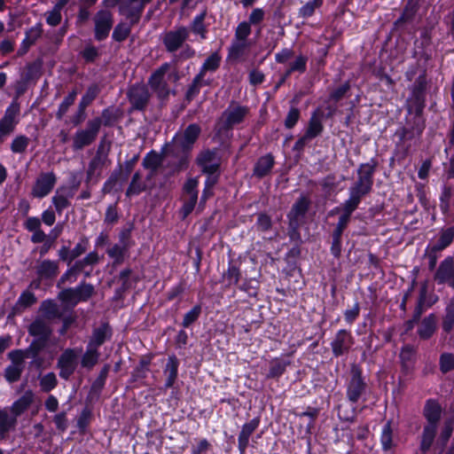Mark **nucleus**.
Returning a JSON list of instances; mask_svg holds the SVG:
<instances>
[{
  "instance_id": "f257e3e1",
  "label": "nucleus",
  "mask_w": 454,
  "mask_h": 454,
  "mask_svg": "<svg viewBox=\"0 0 454 454\" xmlns=\"http://www.w3.org/2000/svg\"><path fill=\"white\" fill-rule=\"evenodd\" d=\"M376 165V162H367L360 165L357 170V180L350 186L348 199L345 200L346 202L358 207L362 198L368 194L372 188Z\"/></svg>"
},
{
  "instance_id": "f03ea898",
  "label": "nucleus",
  "mask_w": 454,
  "mask_h": 454,
  "mask_svg": "<svg viewBox=\"0 0 454 454\" xmlns=\"http://www.w3.org/2000/svg\"><path fill=\"white\" fill-rule=\"evenodd\" d=\"M179 80L177 69L170 63H164L150 76L148 83L157 96L164 99L170 93L169 82Z\"/></svg>"
},
{
  "instance_id": "7ed1b4c3",
  "label": "nucleus",
  "mask_w": 454,
  "mask_h": 454,
  "mask_svg": "<svg viewBox=\"0 0 454 454\" xmlns=\"http://www.w3.org/2000/svg\"><path fill=\"white\" fill-rule=\"evenodd\" d=\"M30 335L35 337L29 346V349H34V356H36L43 348L51 335L52 329L50 324L43 317H37L28 327Z\"/></svg>"
},
{
  "instance_id": "20e7f679",
  "label": "nucleus",
  "mask_w": 454,
  "mask_h": 454,
  "mask_svg": "<svg viewBox=\"0 0 454 454\" xmlns=\"http://www.w3.org/2000/svg\"><path fill=\"white\" fill-rule=\"evenodd\" d=\"M101 128L98 117L90 120L85 129H78L73 137V149L79 151L90 145L97 138Z\"/></svg>"
},
{
  "instance_id": "39448f33",
  "label": "nucleus",
  "mask_w": 454,
  "mask_h": 454,
  "mask_svg": "<svg viewBox=\"0 0 454 454\" xmlns=\"http://www.w3.org/2000/svg\"><path fill=\"white\" fill-rule=\"evenodd\" d=\"M200 128L192 123L181 133H177L172 140V151L175 154L179 152H190L200 134Z\"/></svg>"
},
{
  "instance_id": "423d86ee",
  "label": "nucleus",
  "mask_w": 454,
  "mask_h": 454,
  "mask_svg": "<svg viewBox=\"0 0 454 454\" xmlns=\"http://www.w3.org/2000/svg\"><path fill=\"white\" fill-rule=\"evenodd\" d=\"M248 108L238 104H231L222 114L217 125L219 130H227L241 123L248 114Z\"/></svg>"
},
{
  "instance_id": "0eeeda50",
  "label": "nucleus",
  "mask_w": 454,
  "mask_h": 454,
  "mask_svg": "<svg viewBox=\"0 0 454 454\" xmlns=\"http://www.w3.org/2000/svg\"><path fill=\"white\" fill-rule=\"evenodd\" d=\"M309 206V200L306 197H301L293 205L290 212L287 215L289 221V236L294 239L298 236V228L301 219L304 217Z\"/></svg>"
},
{
  "instance_id": "6e6552de",
  "label": "nucleus",
  "mask_w": 454,
  "mask_h": 454,
  "mask_svg": "<svg viewBox=\"0 0 454 454\" xmlns=\"http://www.w3.org/2000/svg\"><path fill=\"white\" fill-rule=\"evenodd\" d=\"M81 352L82 348H67L63 351L57 364L61 378L67 380L74 372Z\"/></svg>"
},
{
  "instance_id": "1a4fd4ad",
  "label": "nucleus",
  "mask_w": 454,
  "mask_h": 454,
  "mask_svg": "<svg viewBox=\"0 0 454 454\" xmlns=\"http://www.w3.org/2000/svg\"><path fill=\"white\" fill-rule=\"evenodd\" d=\"M366 383L362 378V372L358 366L351 368V377L347 384V398L351 403H356L365 392Z\"/></svg>"
},
{
  "instance_id": "9d476101",
  "label": "nucleus",
  "mask_w": 454,
  "mask_h": 454,
  "mask_svg": "<svg viewBox=\"0 0 454 454\" xmlns=\"http://www.w3.org/2000/svg\"><path fill=\"white\" fill-rule=\"evenodd\" d=\"M19 113L20 109L15 104H12L6 108L4 114L0 119V144L15 130L19 123Z\"/></svg>"
},
{
  "instance_id": "9b49d317",
  "label": "nucleus",
  "mask_w": 454,
  "mask_h": 454,
  "mask_svg": "<svg viewBox=\"0 0 454 454\" xmlns=\"http://www.w3.org/2000/svg\"><path fill=\"white\" fill-rule=\"evenodd\" d=\"M94 33L97 41L105 40L114 25L113 14L108 10H99L93 17Z\"/></svg>"
},
{
  "instance_id": "f8f14e48",
  "label": "nucleus",
  "mask_w": 454,
  "mask_h": 454,
  "mask_svg": "<svg viewBox=\"0 0 454 454\" xmlns=\"http://www.w3.org/2000/svg\"><path fill=\"white\" fill-rule=\"evenodd\" d=\"M197 164L207 175L216 174L221 165V157L216 149L204 150L197 157Z\"/></svg>"
},
{
  "instance_id": "ddd939ff",
  "label": "nucleus",
  "mask_w": 454,
  "mask_h": 454,
  "mask_svg": "<svg viewBox=\"0 0 454 454\" xmlns=\"http://www.w3.org/2000/svg\"><path fill=\"white\" fill-rule=\"evenodd\" d=\"M56 183L57 176L53 172L41 173L32 187L31 195L37 199L44 198L51 193Z\"/></svg>"
},
{
  "instance_id": "4468645a",
  "label": "nucleus",
  "mask_w": 454,
  "mask_h": 454,
  "mask_svg": "<svg viewBox=\"0 0 454 454\" xmlns=\"http://www.w3.org/2000/svg\"><path fill=\"white\" fill-rule=\"evenodd\" d=\"M189 35L190 31L185 27H178L174 30L167 32L162 39L166 50L169 52L176 51L187 40Z\"/></svg>"
},
{
  "instance_id": "2eb2a0df",
  "label": "nucleus",
  "mask_w": 454,
  "mask_h": 454,
  "mask_svg": "<svg viewBox=\"0 0 454 454\" xmlns=\"http://www.w3.org/2000/svg\"><path fill=\"white\" fill-rule=\"evenodd\" d=\"M152 0H125L120 5V13L124 15L131 24H136L148 3Z\"/></svg>"
},
{
  "instance_id": "dca6fc26",
  "label": "nucleus",
  "mask_w": 454,
  "mask_h": 454,
  "mask_svg": "<svg viewBox=\"0 0 454 454\" xmlns=\"http://www.w3.org/2000/svg\"><path fill=\"white\" fill-rule=\"evenodd\" d=\"M150 93L144 84H135L128 91V98L132 108L135 110H144L149 102Z\"/></svg>"
},
{
  "instance_id": "f3484780",
  "label": "nucleus",
  "mask_w": 454,
  "mask_h": 454,
  "mask_svg": "<svg viewBox=\"0 0 454 454\" xmlns=\"http://www.w3.org/2000/svg\"><path fill=\"white\" fill-rule=\"evenodd\" d=\"M424 89V81L419 77L414 84L411 98L407 100V108L409 113H414L417 115L422 113L425 106Z\"/></svg>"
},
{
  "instance_id": "a211bd4d",
  "label": "nucleus",
  "mask_w": 454,
  "mask_h": 454,
  "mask_svg": "<svg viewBox=\"0 0 454 454\" xmlns=\"http://www.w3.org/2000/svg\"><path fill=\"white\" fill-rule=\"evenodd\" d=\"M353 342V337L349 332L340 330L331 344L333 355L340 356L348 352Z\"/></svg>"
},
{
  "instance_id": "6ab92c4d",
  "label": "nucleus",
  "mask_w": 454,
  "mask_h": 454,
  "mask_svg": "<svg viewBox=\"0 0 454 454\" xmlns=\"http://www.w3.org/2000/svg\"><path fill=\"white\" fill-rule=\"evenodd\" d=\"M35 272L40 281L51 280L59 274V262L49 259L38 262Z\"/></svg>"
},
{
  "instance_id": "aec40b11",
  "label": "nucleus",
  "mask_w": 454,
  "mask_h": 454,
  "mask_svg": "<svg viewBox=\"0 0 454 454\" xmlns=\"http://www.w3.org/2000/svg\"><path fill=\"white\" fill-rule=\"evenodd\" d=\"M259 423L260 419L258 418H255L243 425L238 438L239 450H240V452H244L247 448L249 443V438L251 434L259 427Z\"/></svg>"
},
{
  "instance_id": "412c9836",
  "label": "nucleus",
  "mask_w": 454,
  "mask_h": 454,
  "mask_svg": "<svg viewBox=\"0 0 454 454\" xmlns=\"http://www.w3.org/2000/svg\"><path fill=\"white\" fill-rule=\"evenodd\" d=\"M74 192L66 187L59 188L55 195L51 198L52 204L56 211L60 215L63 210L70 206V200L73 198Z\"/></svg>"
},
{
  "instance_id": "4be33fe9",
  "label": "nucleus",
  "mask_w": 454,
  "mask_h": 454,
  "mask_svg": "<svg viewBox=\"0 0 454 454\" xmlns=\"http://www.w3.org/2000/svg\"><path fill=\"white\" fill-rule=\"evenodd\" d=\"M98 259L99 258L97 252L93 251L89 253L83 259L78 260L74 262L73 267L61 277V281L65 282V280L73 273L80 272L83 270L87 266L98 263Z\"/></svg>"
},
{
  "instance_id": "5701e85b",
  "label": "nucleus",
  "mask_w": 454,
  "mask_h": 454,
  "mask_svg": "<svg viewBox=\"0 0 454 454\" xmlns=\"http://www.w3.org/2000/svg\"><path fill=\"white\" fill-rule=\"evenodd\" d=\"M34 401V394L31 390L26 391L17 401L9 408V411L15 416V419L21 415Z\"/></svg>"
},
{
  "instance_id": "b1692460",
  "label": "nucleus",
  "mask_w": 454,
  "mask_h": 454,
  "mask_svg": "<svg viewBox=\"0 0 454 454\" xmlns=\"http://www.w3.org/2000/svg\"><path fill=\"white\" fill-rule=\"evenodd\" d=\"M441 413L442 408L435 400L430 399L427 401L424 407V416L427 420V425L434 424V426H437Z\"/></svg>"
},
{
  "instance_id": "393cba45",
  "label": "nucleus",
  "mask_w": 454,
  "mask_h": 454,
  "mask_svg": "<svg viewBox=\"0 0 454 454\" xmlns=\"http://www.w3.org/2000/svg\"><path fill=\"white\" fill-rule=\"evenodd\" d=\"M110 337L111 330L108 325L103 324L93 330L88 345L98 349V348Z\"/></svg>"
},
{
  "instance_id": "a878e982",
  "label": "nucleus",
  "mask_w": 454,
  "mask_h": 454,
  "mask_svg": "<svg viewBox=\"0 0 454 454\" xmlns=\"http://www.w3.org/2000/svg\"><path fill=\"white\" fill-rule=\"evenodd\" d=\"M17 419L7 408L0 409V435H4L16 427Z\"/></svg>"
},
{
  "instance_id": "bb28decb",
  "label": "nucleus",
  "mask_w": 454,
  "mask_h": 454,
  "mask_svg": "<svg viewBox=\"0 0 454 454\" xmlns=\"http://www.w3.org/2000/svg\"><path fill=\"white\" fill-rule=\"evenodd\" d=\"M323 130V123L322 117L318 111H316L312 114L309 121L308 129L306 130V137H310L311 139L317 137L321 134Z\"/></svg>"
},
{
  "instance_id": "cd10ccee",
  "label": "nucleus",
  "mask_w": 454,
  "mask_h": 454,
  "mask_svg": "<svg viewBox=\"0 0 454 454\" xmlns=\"http://www.w3.org/2000/svg\"><path fill=\"white\" fill-rule=\"evenodd\" d=\"M178 365V360L175 356H171L168 358L166 368L164 370V372L167 375L165 383L166 387H171L174 385L177 377Z\"/></svg>"
},
{
  "instance_id": "c85d7f7f",
  "label": "nucleus",
  "mask_w": 454,
  "mask_h": 454,
  "mask_svg": "<svg viewBox=\"0 0 454 454\" xmlns=\"http://www.w3.org/2000/svg\"><path fill=\"white\" fill-rule=\"evenodd\" d=\"M289 364L290 362L284 358L276 357L272 359L270 362V370L267 374V378H279L286 372V369Z\"/></svg>"
},
{
  "instance_id": "c756f323",
  "label": "nucleus",
  "mask_w": 454,
  "mask_h": 454,
  "mask_svg": "<svg viewBox=\"0 0 454 454\" xmlns=\"http://www.w3.org/2000/svg\"><path fill=\"white\" fill-rule=\"evenodd\" d=\"M129 248L114 244L106 250L108 256L113 260L114 266L121 264L129 254Z\"/></svg>"
},
{
  "instance_id": "7c9ffc66",
  "label": "nucleus",
  "mask_w": 454,
  "mask_h": 454,
  "mask_svg": "<svg viewBox=\"0 0 454 454\" xmlns=\"http://www.w3.org/2000/svg\"><path fill=\"white\" fill-rule=\"evenodd\" d=\"M99 356L100 353L98 348L87 345L86 351L81 359V364L83 368L90 370L98 364Z\"/></svg>"
},
{
  "instance_id": "2f4dec72",
  "label": "nucleus",
  "mask_w": 454,
  "mask_h": 454,
  "mask_svg": "<svg viewBox=\"0 0 454 454\" xmlns=\"http://www.w3.org/2000/svg\"><path fill=\"white\" fill-rule=\"evenodd\" d=\"M40 311L44 319L48 320L59 318L62 316L58 304L52 301H44L40 307Z\"/></svg>"
},
{
  "instance_id": "473e14b6",
  "label": "nucleus",
  "mask_w": 454,
  "mask_h": 454,
  "mask_svg": "<svg viewBox=\"0 0 454 454\" xmlns=\"http://www.w3.org/2000/svg\"><path fill=\"white\" fill-rule=\"evenodd\" d=\"M273 165L274 160L271 155L261 157L254 166V174L258 177H262L270 173Z\"/></svg>"
},
{
  "instance_id": "72a5a7b5",
  "label": "nucleus",
  "mask_w": 454,
  "mask_h": 454,
  "mask_svg": "<svg viewBox=\"0 0 454 454\" xmlns=\"http://www.w3.org/2000/svg\"><path fill=\"white\" fill-rule=\"evenodd\" d=\"M145 190H146V184L142 180L140 173L136 172L133 175V176L131 178V182L126 191V196L127 197L137 196Z\"/></svg>"
},
{
  "instance_id": "f704fd0d",
  "label": "nucleus",
  "mask_w": 454,
  "mask_h": 454,
  "mask_svg": "<svg viewBox=\"0 0 454 454\" xmlns=\"http://www.w3.org/2000/svg\"><path fill=\"white\" fill-rule=\"evenodd\" d=\"M435 317L433 315H430L423 319L421 322L418 333L422 339H428L432 336L434 332L435 331Z\"/></svg>"
},
{
  "instance_id": "c9c22d12",
  "label": "nucleus",
  "mask_w": 454,
  "mask_h": 454,
  "mask_svg": "<svg viewBox=\"0 0 454 454\" xmlns=\"http://www.w3.org/2000/svg\"><path fill=\"white\" fill-rule=\"evenodd\" d=\"M36 301L35 294L30 291H24L16 301L13 310L15 313L21 312L32 306Z\"/></svg>"
},
{
  "instance_id": "e433bc0d",
  "label": "nucleus",
  "mask_w": 454,
  "mask_h": 454,
  "mask_svg": "<svg viewBox=\"0 0 454 454\" xmlns=\"http://www.w3.org/2000/svg\"><path fill=\"white\" fill-rule=\"evenodd\" d=\"M207 12L204 11L196 15L191 24V30L193 34L199 35L202 40L207 38V29L204 24Z\"/></svg>"
},
{
  "instance_id": "4c0bfd02",
  "label": "nucleus",
  "mask_w": 454,
  "mask_h": 454,
  "mask_svg": "<svg viewBox=\"0 0 454 454\" xmlns=\"http://www.w3.org/2000/svg\"><path fill=\"white\" fill-rule=\"evenodd\" d=\"M436 428L437 426H434V424L427 425L424 427L420 444V448L424 452L430 449L435 436Z\"/></svg>"
},
{
  "instance_id": "58836bf2",
  "label": "nucleus",
  "mask_w": 454,
  "mask_h": 454,
  "mask_svg": "<svg viewBox=\"0 0 454 454\" xmlns=\"http://www.w3.org/2000/svg\"><path fill=\"white\" fill-rule=\"evenodd\" d=\"M98 92L99 88L98 85L94 84L88 88L79 103V112L82 115L84 114L86 107L97 98Z\"/></svg>"
},
{
  "instance_id": "ea45409f",
  "label": "nucleus",
  "mask_w": 454,
  "mask_h": 454,
  "mask_svg": "<svg viewBox=\"0 0 454 454\" xmlns=\"http://www.w3.org/2000/svg\"><path fill=\"white\" fill-rule=\"evenodd\" d=\"M221 58L217 53L211 54L203 63L199 75L204 78L207 72H215L220 66Z\"/></svg>"
},
{
  "instance_id": "a19ab883",
  "label": "nucleus",
  "mask_w": 454,
  "mask_h": 454,
  "mask_svg": "<svg viewBox=\"0 0 454 454\" xmlns=\"http://www.w3.org/2000/svg\"><path fill=\"white\" fill-rule=\"evenodd\" d=\"M308 58L303 55H299L295 59L291 62L286 71V77L289 76L294 72L302 74L306 71Z\"/></svg>"
},
{
  "instance_id": "79ce46f5",
  "label": "nucleus",
  "mask_w": 454,
  "mask_h": 454,
  "mask_svg": "<svg viewBox=\"0 0 454 454\" xmlns=\"http://www.w3.org/2000/svg\"><path fill=\"white\" fill-rule=\"evenodd\" d=\"M357 208V207H355L351 205L348 202L344 201V203L341 205V209L343 211L342 215L340 216L337 226L340 230H344L348 222L351 214Z\"/></svg>"
},
{
  "instance_id": "37998d69",
  "label": "nucleus",
  "mask_w": 454,
  "mask_h": 454,
  "mask_svg": "<svg viewBox=\"0 0 454 454\" xmlns=\"http://www.w3.org/2000/svg\"><path fill=\"white\" fill-rule=\"evenodd\" d=\"M106 156L100 153L99 152L97 153L96 156L90 160L89 164V168L87 170L88 177H91L94 176L97 172L101 170L103 166L105 165L106 161Z\"/></svg>"
},
{
  "instance_id": "c03bdc74",
  "label": "nucleus",
  "mask_w": 454,
  "mask_h": 454,
  "mask_svg": "<svg viewBox=\"0 0 454 454\" xmlns=\"http://www.w3.org/2000/svg\"><path fill=\"white\" fill-rule=\"evenodd\" d=\"M29 145V138L24 135L15 137L11 143V150L13 153H23Z\"/></svg>"
},
{
  "instance_id": "a18cd8bd",
  "label": "nucleus",
  "mask_w": 454,
  "mask_h": 454,
  "mask_svg": "<svg viewBox=\"0 0 454 454\" xmlns=\"http://www.w3.org/2000/svg\"><path fill=\"white\" fill-rule=\"evenodd\" d=\"M76 95L77 92L75 90H73L63 99L56 113L57 119L61 120L64 117V115L67 113L69 107L74 104Z\"/></svg>"
},
{
  "instance_id": "49530a36",
  "label": "nucleus",
  "mask_w": 454,
  "mask_h": 454,
  "mask_svg": "<svg viewBox=\"0 0 454 454\" xmlns=\"http://www.w3.org/2000/svg\"><path fill=\"white\" fill-rule=\"evenodd\" d=\"M452 274V262L451 261L445 260L443 261L439 269L436 271L435 278L440 282H444L450 278Z\"/></svg>"
},
{
  "instance_id": "de8ad7c7",
  "label": "nucleus",
  "mask_w": 454,
  "mask_h": 454,
  "mask_svg": "<svg viewBox=\"0 0 454 454\" xmlns=\"http://www.w3.org/2000/svg\"><path fill=\"white\" fill-rule=\"evenodd\" d=\"M323 4V0H311L306 3L299 9V15L301 18L311 17L316 9L319 8Z\"/></svg>"
},
{
  "instance_id": "09e8293b",
  "label": "nucleus",
  "mask_w": 454,
  "mask_h": 454,
  "mask_svg": "<svg viewBox=\"0 0 454 454\" xmlns=\"http://www.w3.org/2000/svg\"><path fill=\"white\" fill-rule=\"evenodd\" d=\"M131 24H126V23H120L118 24L113 32V39L117 42H122L124 41L129 35L131 30Z\"/></svg>"
},
{
  "instance_id": "8fccbe9b",
  "label": "nucleus",
  "mask_w": 454,
  "mask_h": 454,
  "mask_svg": "<svg viewBox=\"0 0 454 454\" xmlns=\"http://www.w3.org/2000/svg\"><path fill=\"white\" fill-rule=\"evenodd\" d=\"M205 84H206V82H204V78L201 77V75L197 74L194 77L189 89L187 90V92H186L187 100L190 101V100L193 99L200 93V88Z\"/></svg>"
},
{
  "instance_id": "3c124183",
  "label": "nucleus",
  "mask_w": 454,
  "mask_h": 454,
  "mask_svg": "<svg viewBox=\"0 0 454 454\" xmlns=\"http://www.w3.org/2000/svg\"><path fill=\"white\" fill-rule=\"evenodd\" d=\"M454 238V227H450L442 231L437 244L434 247L436 250H442L447 247L453 240Z\"/></svg>"
},
{
  "instance_id": "603ef678",
  "label": "nucleus",
  "mask_w": 454,
  "mask_h": 454,
  "mask_svg": "<svg viewBox=\"0 0 454 454\" xmlns=\"http://www.w3.org/2000/svg\"><path fill=\"white\" fill-rule=\"evenodd\" d=\"M24 365L10 364L4 371V377L9 382L19 380L23 372Z\"/></svg>"
},
{
  "instance_id": "864d4df0",
  "label": "nucleus",
  "mask_w": 454,
  "mask_h": 454,
  "mask_svg": "<svg viewBox=\"0 0 454 454\" xmlns=\"http://www.w3.org/2000/svg\"><path fill=\"white\" fill-rule=\"evenodd\" d=\"M223 278L229 286L237 285L240 278L239 268L230 264L228 270L223 273Z\"/></svg>"
},
{
  "instance_id": "5fc2aeb1",
  "label": "nucleus",
  "mask_w": 454,
  "mask_h": 454,
  "mask_svg": "<svg viewBox=\"0 0 454 454\" xmlns=\"http://www.w3.org/2000/svg\"><path fill=\"white\" fill-rule=\"evenodd\" d=\"M57 377L53 372L43 375L40 380V386L44 392L52 390L57 386Z\"/></svg>"
},
{
  "instance_id": "6e6d98bb",
  "label": "nucleus",
  "mask_w": 454,
  "mask_h": 454,
  "mask_svg": "<svg viewBox=\"0 0 454 454\" xmlns=\"http://www.w3.org/2000/svg\"><path fill=\"white\" fill-rule=\"evenodd\" d=\"M59 298L63 301L71 305H75L80 301L76 287L63 290L59 294Z\"/></svg>"
},
{
  "instance_id": "4d7b16f0",
  "label": "nucleus",
  "mask_w": 454,
  "mask_h": 454,
  "mask_svg": "<svg viewBox=\"0 0 454 454\" xmlns=\"http://www.w3.org/2000/svg\"><path fill=\"white\" fill-rule=\"evenodd\" d=\"M201 313V307L200 305L194 306L191 310H189L184 316V319L182 322V325L184 327H189L192 323H194Z\"/></svg>"
},
{
  "instance_id": "13d9d810",
  "label": "nucleus",
  "mask_w": 454,
  "mask_h": 454,
  "mask_svg": "<svg viewBox=\"0 0 454 454\" xmlns=\"http://www.w3.org/2000/svg\"><path fill=\"white\" fill-rule=\"evenodd\" d=\"M31 349L22 350V349H14L9 352L8 356L12 361L11 364L16 365H24V361L27 357V353Z\"/></svg>"
},
{
  "instance_id": "bf43d9fd",
  "label": "nucleus",
  "mask_w": 454,
  "mask_h": 454,
  "mask_svg": "<svg viewBox=\"0 0 454 454\" xmlns=\"http://www.w3.org/2000/svg\"><path fill=\"white\" fill-rule=\"evenodd\" d=\"M380 442L385 450H387L392 447V429L389 422H387L382 428Z\"/></svg>"
},
{
  "instance_id": "052dcab7",
  "label": "nucleus",
  "mask_w": 454,
  "mask_h": 454,
  "mask_svg": "<svg viewBox=\"0 0 454 454\" xmlns=\"http://www.w3.org/2000/svg\"><path fill=\"white\" fill-rule=\"evenodd\" d=\"M248 46L249 43L247 40L234 39L230 48V53L233 57H239Z\"/></svg>"
},
{
  "instance_id": "680f3d73",
  "label": "nucleus",
  "mask_w": 454,
  "mask_h": 454,
  "mask_svg": "<svg viewBox=\"0 0 454 454\" xmlns=\"http://www.w3.org/2000/svg\"><path fill=\"white\" fill-rule=\"evenodd\" d=\"M61 10L62 8H60L59 6L58 5H54L53 9L51 11H50L49 12H47V16H46V22L50 25V26H57L60 23L61 21Z\"/></svg>"
},
{
  "instance_id": "e2e57ef3",
  "label": "nucleus",
  "mask_w": 454,
  "mask_h": 454,
  "mask_svg": "<svg viewBox=\"0 0 454 454\" xmlns=\"http://www.w3.org/2000/svg\"><path fill=\"white\" fill-rule=\"evenodd\" d=\"M80 301H87L94 292V286L90 284L82 283L76 287Z\"/></svg>"
},
{
  "instance_id": "0e129e2a",
  "label": "nucleus",
  "mask_w": 454,
  "mask_h": 454,
  "mask_svg": "<svg viewBox=\"0 0 454 454\" xmlns=\"http://www.w3.org/2000/svg\"><path fill=\"white\" fill-rule=\"evenodd\" d=\"M117 244L129 249L133 246V241L131 240V228L122 229L120 231L119 242Z\"/></svg>"
},
{
  "instance_id": "69168bd1",
  "label": "nucleus",
  "mask_w": 454,
  "mask_h": 454,
  "mask_svg": "<svg viewBox=\"0 0 454 454\" xmlns=\"http://www.w3.org/2000/svg\"><path fill=\"white\" fill-rule=\"evenodd\" d=\"M251 33V27L248 22L239 23L235 31V39L247 40Z\"/></svg>"
},
{
  "instance_id": "338daca9",
  "label": "nucleus",
  "mask_w": 454,
  "mask_h": 454,
  "mask_svg": "<svg viewBox=\"0 0 454 454\" xmlns=\"http://www.w3.org/2000/svg\"><path fill=\"white\" fill-rule=\"evenodd\" d=\"M119 215L115 205H109L105 214V223L113 225L118 222Z\"/></svg>"
},
{
  "instance_id": "774afa93",
  "label": "nucleus",
  "mask_w": 454,
  "mask_h": 454,
  "mask_svg": "<svg viewBox=\"0 0 454 454\" xmlns=\"http://www.w3.org/2000/svg\"><path fill=\"white\" fill-rule=\"evenodd\" d=\"M440 366L442 372H448L454 368V356L442 354L440 359Z\"/></svg>"
}]
</instances>
